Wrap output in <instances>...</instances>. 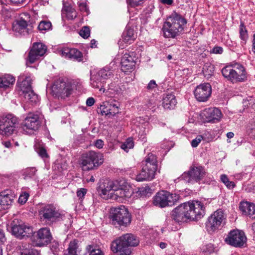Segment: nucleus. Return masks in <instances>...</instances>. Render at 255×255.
<instances>
[{"instance_id": "1", "label": "nucleus", "mask_w": 255, "mask_h": 255, "mask_svg": "<svg viewBox=\"0 0 255 255\" xmlns=\"http://www.w3.org/2000/svg\"><path fill=\"white\" fill-rule=\"evenodd\" d=\"M101 193L104 198L118 200V198H130L133 194V191L130 184L126 180L122 179L104 182Z\"/></svg>"}, {"instance_id": "2", "label": "nucleus", "mask_w": 255, "mask_h": 255, "mask_svg": "<svg viewBox=\"0 0 255 255\" xmlns=\"http://www.w3.org/2000/svg\"><path fill=\"white\" fill-rule=\"evenodd\" d=\"M187 23L186 19L177 13H172L164 22L162 31L166 38H175L184 30Z\"/></svg>"}, {"instance_id": "3", "label": "nucleus", "mask_w": 255, "mask_h": 255, "mask_svg": "<svg viewBox=\"0 0 255 255\" xmlns=\"http://www.w3.org/2000/svg\"><path fill=\"white\" fill-rule=\"evenodd\" d=\"M158 162L156 156L149 153L141 162V170L135 177L137 181H150L155 177L157 170Z\"/></svg>"}, {"instance_id": "4", "label": "nucleus", "mask_w": 255, "mask_h": 255, "mask_svg": "<svg viewBox=\"0 0 255 255\" xmlns=\"http://www.w3.org/2000/svg\"><path fill=\"white\" fill-rule=\"evenodd\" d=\"M30 75H21L17 81L19 93L23 97L25 101L31 104L36 103L38 101V97L32 90Z\"/></svg>"}, {"instance_id": "5", "label": "nucleus", "mask_w": 255, "mask_h": 255, "mask_svg": "<svg viewBox=\"0 0 255 255\" xmlns=\"http://www.w3.org/2000/svg\"><path fill=\"white\" fill-rule=\"evenodd\" d=\"M103 162L104 157L102 153L91 150L83 154L81 167L83 170L89 171L99 166Z\"/></svg>"}, {"instance_id": "6", "label": "nucleus", "mask_w": 255, "mask_h": 255, "mask_svg": "<svg viewBox=\"0 0 255 255\" xmlns=\"http://www.w3.org/2000/svg\"><path fill=\"white\" fill-rule=\"evenodd\" d=\"M72 83L67 80L59 79L51 87V93L55 97L64 99L68 97L73 91Z\"/></svg>"}, {"instance_id": "7", "label": "nucleus", "mask_w": 255, "mask_h": 255, "mask_svg": "<svg viewBox=\"0 0 255 255\" xmlns=\"http://www.w3.org/2000/svg\"><path fill=\"white\" fill-rule=\"evenodd\" d=\"M110 218L115 225L127 226L130 223L129 213L124 206L113 208L111 210Z\"/></svg>"}, {"instance_id": "8", "label": "nucleus", "mask_w": 255, "mask_h": 255, "mask_svg": "<svg viewBox=\"0 0 255 255\" xmlns=\"http://www.w3.org/2000/svg\"><path fill=\"white\" fill-rule=\"evenodd\" d=\"M18 124L17 118L9 114L0 118V134L9 136L15 131Z\"/></svg>"}, {"instance_id": "9", "label": "nucleus", "mask_w": 255, "mask_h": 255, "mask_svg": "<svg viewBox=\"0 0 255 255\" xmlns=\"http://www.w3.org/2000/svg\"><path fill=\"white\" fill-rule=\"evenodd\" d=\"M178 194L171 193L166 191H161L157 193L153 198V204L159 207L171 206L179 199Z\"/></svg>"}, {"instance_id": "10", "label": "nucleus", "mask_w": 255, "mask_h": 255, "mask_svg": "<svg viewBox=\"0 0 255 255\" xmlns=\"http://www.w3.org/2000/svg\"><path fill=\"white\" fill-rule=\"evenodd\" d=\"M113 76V74L109 68L105 67L101 69L96 73L91 76V84L93 88L99 89L100 92H105L106 89L104 87L106 80Z\"/></svg>"}, {"instance_id": "11", "label": "nucleus", "mask_w": 255, "mask_h": 255, "mask_svg": "<svg viewBox=\"0 0 255 255\" xmlns=\"http://www.w3.org/2000/svg\"><path fill=\"white\" fill-rule=\"evenodd\" d=\"M39 216L42 221L51 224L61 217V214L53 204L42 206L39 210Z\"/></svg>"}, {"instance_id": "12", "label": "nucleus", "mask_w": 255, "mask_h": 255, "mask_svg": "<svg viewBox=\"0 0 255 255\" xmlns=\"http://www.w3.org/2000/svg\"><path fill=\"white\" fill-rule=\"evenodd\" d=\"M40 124L38 116L30 113L23 120L21 127L25 133L31 134L37 130Z\"/></svg>"}, {"instance_id": "13", "label": "nucleus", "mask_w": 255, "mask_h": 255, "mask_svg": "<svg viewBox=\"0 0 255 255\" xmlns=\"http://www.w3.org/2000/svg\"><path fill=\"white\" fill-rule=\"evenodd\" d=\"M204 168L201 166H192L187 173H184L181 178L187 180L188 182H199L206 175Z\"/></svg>"}, {"instance_id": "14", "label": "nucleus", "mask_w": 255, "mask_h": 255, "mask_svg": "<svg viewBox=\"0 0 255 255\" xmlns=\"http://www.w3.org/2000/svg\"><path fill=\"white\" fill-rule=\"evenodd\" d=\"M10 228L12 234L19 239L30 236L33 233L31 227L26 225L22 222H19L16 219L12 221Z\"/></svg>"}, {"instance_id": "15", "label": "nucleus", "mask_w": 255, "mask_h": 255, "mask_svg": "<svg viewBox=\"0 0 255 255\" xmlns=\"http://www.w3.org/2000/svg\"><path fill=\"white\" fill-rule=\"evenodd\" d=\"M186 204L190 216V220H198L204 216L205 207L201 202L193 201L186 203Z\"/></svg>"}, {"instance_id": "16", "label": "nucleus", "mask_w": 255, "mask_h": 255, "mask_svg": "<svg viewBox=\"0 0 255 255\" xmlns=\"http://www.w3.org/2000/svg\"><path fill=\"white\" fill-rule=\"evenodd\" d=\"M245 233L238 230L231 231L225 238V242L235 247H241L246 242Z\"/></svg>"}, {"instance_id": "17", "label": "nucleus", "mask_w": 255, "mask_h": 255, "mask_svg": "<svg viewBox=\"0 0 255 255\" xmlns=\"http://www.w3.org/2000/svg\"><path fill=\"white\" fill-rule=\"evenodd\" d=\"M52 239V235L48 228H43L39 229L32 240L34 246L42 247L47 245Z\"/></svg>"}, {"instance_id": "18", "label": "nucleus", "mask_w": 255, "mask_h": 255, "mask_svg": "<svg viewBox=\"0 0 255 255\" xmlns=\"http://www.w3.org/2000/svg\"><path fill=\"white\" fill-rule=\"evenodd\" d=\"M201 116L204 123H216L221 120L222 114L219 109L213 107L203 110Z\"/></svg>"}, {"instance_id": "19", "label": "nucleus", "mask_w": 255, "mask_h": 255, "mask_svg": "<svg viewBox=\"0 0 255 255\" xmlns=\"http://www.w3.org/2000/svg\"><path fill=\"white\" fill-rule=\"evenodd\" d=\"M46 46L41 42H35L29 52L27 62L30 64L33 63L46 52Z\"/></svg>"}, {"instance_id": "20", "label": "nucleus", "mask_w": 255, "mask_h": 255, "mask_svg": "<svg viewBox=\"0 0 255 255\" xmlns=\"http://www.w3.org/2000/svg\"><path fill=\"white\" fill-rule=\"evenodd\" d=\"M196 99L200 102H205L208 100L212 93L211 86L209 83H204L197 86L194 90Z\"/></svg>"}, {"instance_id": "21", "label": "nucleus", "mask_w": 255, "mask_h": 255, "mask_svg": "<svg viewBox=\"0 0 255 255\" xmlns=\"http://www.w3.org/2000/svg\"><path fill=\"white\" fill-rule=\"evenodd\" d=\"M224 219V214L222 211L217 210L211 215L206 223V228L208 231L213 232L217 230L221 225Z\"/></svg>"}, {"instance_id": "22", "label": "nucleus", "mask_w": 255, "mask_h": 255, "mask_svg": "<svg viewBox=\"0 0 255 255\" xmlns=\"http://www.w3.org/2000/svg\"><path fill=\"white\" fill-rule=\"evenodd\" d=\"M186 207V203L177 207L172 211L173 219L177 222H184L188 219L190 220V216Z\"/></svg>"}, {"instance_id": "23", "label": "nucleus", "mask_w": 255, "mask_h": 255, "mask_svg": "<svg viewBox=\"0 0 255 255\" xmlns=\"http://www.w3.org/2000/svg\"><path fill=\"white\" fill-rule=\"evenodd\" d=\"M111 249L114 253H121L120 255H129L131 253L129 249L127 248L122 236L112 242Z\"/></svg>"}, {"instance_id": "24", "label": "nucleus", "mask_w": 255, "mask_h": 255, "mask_svg": "<svg viewBox=\"0 0 255 255\" xmlns=\"http://www.w3.org/2000/svg\"><path fill=\"white\" fill-rule=\"evenodd\" d=\"M247 73L244 66L239 63H234L233 83L244 82L247 80Z\"/></svg>"}, {"instance_id": "25", "label": "nucleus", "mask_w": 255, "mask_h": 255, "mask_svg": "<svg viewBox=\"0 0 255 255\" xmlns=\"http://www.w3.org/2000/svg\"><path fill=\"white\" fill-rule=\"evenodd\" d=\"M59 52L60 55L65 58L75 60L77 61L82 60V54L77 49L64 47L61 48Z\"/></svg>"}, {"instance_id": "26", "label": "nucleus", "mask_w": 255, "mask_h": 255, "mask_svg": "<svg viewBox=\"0 0 255 255\" xmlns=\"http://www.w3.org/2000/svg\"><path fill=\"white\" fill-rule=\"evenodd\" d=\"M133 53H125L121 59V70L124 72L131 71L133 69L135 65Z\"/></svg>"}, {"instance_id": "27", "label": "nucleus", "mask_w": 255, "mask_h": 255, "mask_svg": "<svg viewBox=\"0 0 255 255\" xmlns=\"http://www.w3.org/2000/svg\"><path fill=\"white\" fill-rule=\"evenodd\" d=\"M27 27V21L21 17L13 22L12 29L16 33L25 35L29 33Z\"/></svg>"}, {"instance_id": "28", "label": "nucleus", "mask_w": 255, "mask_h": 255, "mask_svg": "<svg viewBox=\"0 0 255 255\" xmlns=\"http://www.w3.org/2000/svg\"><path fill=\"white\" fill-rule=\"evenodd\" d=\"M99 109L102 115L114 116L119 112V104L105 102L100 106Z\"/></svg>"}, {"instance_id": "29", "label": "nucleus", "mask_w": 255, "mask_h": 255, "mask_svg": "<svg viewBox=\"0 0 255 255\" xmlns=\"http://www.w3.org/2000/svg\"><path fill=\"white\" fill-rule=\"evenodd\" d=\"M106 95L117 99H119L122 96L123 89L116 82H112L108 85V88L105 91Z\"/></svg>"}, {"instance_id": "30", "label": "nucleus", "mask_w": 255, "mask_h": 255, "mask_svg": "<svg viewBox=\"0 0 255 255\" xmlns=\"http://www.w3.org/2000/svg\"><path fill=\"white\" fill-rule=\"evenodd\" d=\"M240 209L243 214L248 216L253 219H255V204L248 202H243L241 203Z\"/></svg>"}, {"instance_id": "31", "label": "nucleus", "mask_w": 255, "mask_h": 255, "mask_svg": "<svg viewBox=\"0 0 255 255\" xmlns=\"http://www.w3.org/2000/svg\"><path fill=\"white\" fill-rule=\"evenodd\" d=\"M15 78L9 74L0 77V90H6L12 87L15 82Z\"/></svg>"}, {"instance_id": "32", "label": "nucleus", "mask_w": 255, "mask_h": 255, "mask_svg": "<svg viewBox=\"0 0 255 255\" xmlns=\"http://www.w3.org/2000/svg\"><path fill=\"white\" fill-rule=\"evenodd\" d=\"M9 191H6L0 194V210H4L8 208L12 202V196Z\"/></svg>"}, {"instance_id": "33", "label": "nucleus", "mask_w": 255, "mask_h": 255, "mask_svg": "<svg viewBox=\"0 0 255 255\" xmlns=\"http://www.w3.org/2000/svg\"><path fill=\"white\" fill-rule=\"evenodd\" d=\"M162 100V106L165 109H173L177 103L175 96L172 94H166Z\"/></svg>"}, {"instance_id": "34", "label": "nucleus", "mask_w": 255, "mask_h": 255, "mask_svg": "<svg viewBox=\"0 0 255 255\" xmlns=\"http://www.w3.org/2000/svg\"><path fill=\"white\" fill-rule=\"evenodd\" d=\"M122 239H123L128 249L129 247L137 246L139 243L138 238L131 234L123 235Z\"/></svg>"}, {"instance_id": "35", "label": "nucleus", "mask_w": 255, "mask_h": 255, "mask_svg": "<svg viewBox=\"0 0 255 255\" xmlns=\"http://www.w3.org/2000/svg\"><path fill=\"white\" fill-rule=\"evenodd\" d=\"M123 41L127 44L131 43L136 38L134 30L130 27H126L123 34Z\"/></svg>"}, {"instance_id": "36", "label": "nucleus", "mask_w": 255, "mask_h": 255, "mask_svg": "<svg viewBox=\"0 0 255 255\" xmlns=\"http://www.w3.org/2000/svg\"><path fill=\"white\" fill-rule=\"evenodd\" d=\"M63 10L66 13V17L68 19H73L77 16V12L73 8L71 4L68 1H64L63 3Z\"/></svg>"}, {"instance_id": "37", "label": "nucleus", "mask_w": 255, "mask_h": 255, "mask_svg": "<svg viewBox=\"0 0 255 255\" xmlns=\"http://www.w3.org/2000/svg\"><path fill=\"white\" fill-rule=\"evenodd\" d=\"M234 63H232L224 67L222 70L223 76L232 83L233 81Z\"/></svg>"}, {"instance_id": "38", "label": "nucleus", "mask_w": 255, "mask_h": 255, "mask_svg": "<svg viewBox=\"0 0 255 255\" xmlns=\"http://www.w3.org/2000/svg\"><path fill=\"white\" fill-rule=\"evenodd\" d=\"M78 242L74 240L69 243L67 250L64 252L63 255H78Z\"/></svg>"}, {"instance_id": "39", "label": "nucleus", "mask_w": 255, "mask_h": 255, "mask_svg": "<svg viewBox=\"0 0 255 255\" xmlns=\"http://www.w3.org/2000/svg\"><path fill=\"white\" fill-rule=\"evenodd\" d=\"M18 3H20L19 1H0V10L3 12L4 11L14 10L13 6Z\"/></svg>"}, {"instance_id": "40", "label": "nucleus", "mask_w": 255, "mask_h": 255, "mask_svg": "<svg viewBox=\"0 0 255 255\" xmlns=\"http://www.w3.org/2000/svg\"><path fill=\"white\" fill-rule=\"evenodd\" d=\"M21 255H36L37 252L33 250L29 244H23L19 246Z\"/></svg>"}, {"instance_id": "41", "label": "nucleus", "mask_w": 255, "mask_h": 255, "mask_svg": "<svg viewBox=\"0 0 255 255\" xmlns=\"http://www.w3.org/2000/svg\"><path fill=\"white\" fill-rule=\"evenodd\" d=\"M87 253L85 255H104V253L99 248L93 245L86 247Z\"/></svg>"}, {"instance_id": "42", "label": "nucleus", "mask_w": 255, "mask_h": 255, "mask_svg": "<svg viewBox=\"0 0 255 255\" xmlns=\"http://www.w3.org/2000/svg\"><path fill=\"white\" fill-rule=\"evenodd\" d=\"M151 189L149 186H145L138 188V191L136 192V196L138 197H144L148 196V194L150 193Z\"/></svg>"}, {"instance_id": "43", "label": "nucleus", "mask_w": 255, "mask_h": 255, "mask_svg": "<svg viewBox=\"0 0 255 255\" xmlns=\"http://www.w3.org/2000/svg\"><path fill=\"white\" fill-rule=\"evenodd\" d=\"M220 179L227 188L229 189H233L236 186L235 183L233 181L229 180L226 174H222L220 176Z\"/></svg>"}, {"instance_id": "44", "label": "nucleus", "mask_w": 255, "mask_h": 255, "mask_svg": "<svg viewBox=\"0 0 255 255\" xmlns=\"http://www.w3.org/2000/svg\"><path fill=\"white\" fill-rule=\"evenodd\" d=\"M240 38L244 41V43H245L248 38V34L244 24L242 22H241L240 26Z\"/></svg>"}, {"instance_id": "45", "label": "nucleus", "mask_w": 255, "mask_h": 255, "mask_svg": "<svg viewBox=\"0 0 255 255\" xmlns=\"http://www.w3.org/2000/svg\"><path fill=\"white\" fill-rule=\"evenodd\" d=\"M52 24L50 22L46 21H41L38 26V28L39 31H47L51 28Z\"/></svg>"}, {"instance_id": "46", "label": "nucleus", "mask_w": 255, "mask_h": 255, "mask_svg": "<svg viewBox=\"0 0 255 255\" xmlns=\"http://www.w3.org/2000/svg\"><path fill=\"white\" fill-rule=\"evenodd\" d=\"M133 142L132 139L128 138L126 142L123 143L121 145V148L127 152H128L129 149L133 148Z\"/></svg>"}, {"instance_id": "47", "label": "nucleus", "mask_w": 255, "mask_h": 255, "mask_svg": "<svg viewBox=\"0 0 255 255\" xmlns=\"http://www.w3.org/2000/svg\"><path fill=\"white\" fill-rule=\"evenodd\" d=\"M90 30L88 26H84L79 31V34L84 38H87L90 36Z\"/></svg>"}, {"instance_id": "48", "label": "nucleus", "mask_w": 255, "mask_h": 255, "mask_svg": "<svg viewBox=\"0 0 255 255\" xmlns=\"http://www.w3.org/2000/svg\"><path fill=\"white\" fill-rule=\"evenodd\" d=\"M36 172V169L33 167L26 169L24 172L25 175V179L33 177L35 175Z\"/></svg>"}, {"instance_id": "49", "label": "nucleus", "mask_w": 255, "mask_h": 255, "mask_svg": "<svg viewBox=\"0 0 255 255\" xmlns=\"http://www.w3.org/2000/svg\"><path fill=\"white\" fill-rule=\"evenodd\" d=\"M78 4L79 7V9L81 11L85 12L86 14H88L89 9L86 2H79Z\"/></svg>"}, {"instance_id": "50", "label": "nucleus", "mask_w": 255, "mask_h": 255, "mask_svg": "<svg viewBox=\"0 0 255 255\" xmlns=\"http://www.w3.org/2000/svg\"><path fill=\"white\" fill-rule=\"evenodd\" d=\"M29 197V194L27 193L24 192L22 193L19 197L18 202L21 204H23L26 203Z\"/></svg>"}, {"instance_id": "51", "label": "nucleus", "mask_w": 255, "mask_h": 255, "mask_svg": "<svg viewBox=\"0 0 255 255\" xmlns=\"http://www.w3.org/2000/svg\"><path fill=\"white\" fill-rule=\"evenodd\" d=\"M203 139L202 135H198L195 139L191 141V145L193 147H197Z\"/></svg>"}, {"instance_id": "52", "label": "nucleus", "mask_w": 255, "mask_h": 255, "mask_svg": "<svg viewBox=\"0 0 255 255\" xmlns=\"http://www.w3.org/2000/svg\"><path fill=\"white\" fill-rule=\"evenodd\" d=\"M87 193V189L85 188H81L77 191V196L80 200H82Z\"/></svg>"}, {"instance_id": "53", "label": "nucleus", "mask_w": 255, "mask_h": 255, "mask_svg": "<svg viewBox=\"0 0 255 255\" xmlns=\"http://www.w3.org/2000/svg\"><path fill=\"white\" fill-rule=\"evenodd\" d=\"M247 131L251 136L255 138V123L249 127Z\"/></svg>"}, {"instance_id": "54", "label": "nucleus", "mask_w": 255, "mask_h": 255, "mask_svg": "<svg viewBox=\"0 0 255 255\" xmlns=\"http://www.w3.org/2000/svg\"><path fill=\"white\" fill-rule=\"evenodd\" d=\"M155 81L153 80H151L147 86V89L149 90H152L157 87Z\"/></svg>"}, {"instance_id": "55", "label": "nucleus", "mask_w": 255, "mask_h": 255, "mask_svg": "<svg viewBox=\"0 0 255 255\" xmlns=\"http://www.w3.org/2000/svg\"><path fill=\"white\" fill-rule=\"evenodd\" d=\"M223 52V49L220 46H216L214 47L211 52L214 54H222Z\"/></svg>"}, {"instance_id": "56", "label": "nucleus", "mask_w": 255, "mask_h": 255, "mask_svg": "<svg viewBox=\"0 0 255 255\" xmlns=\"http://www.w3.org/2000/svg\"><path fill=\"white\" fill-rule=\"evenodd\" d=\"M95 145L99 149H101L103 147L104 141L101 139H98L95 142Z\"/></svg>"}, {"instance_id": "57", "label": "nucleus", "mask_w": 255, "mask_h": 255, "mask_svg": "<svg viewBox=\"0 0 255 255\" xmlns=\"http://www.w3.org/2000/svg\"><path fill=\"white\" fill-rule=\"evenodd\" d=\"M140 1H127L128 6L135 7L140 4L139 2Z\"/></svg>"}, {"instance_id": "58", "label": "nucleus", "mask_w": 255, "mask_h": 255, "mask_svg": "<svg viewBox=\"0 0 255 255\" xmlns=\"http://www.w3.org/2000/svg\"><path fill=\"white\" fill-rule=\"evenodd\" d=\"M38 154L42 158L46 157L47 156L46 150L43 148H40L39 149Z\"/></svg>"}, {"instance_id": "59", "label": "nucleus", "mask_w": 255, "mask_h": 255, "mask_svg": "<svg viewBox=\"0 0 255 255\" xmlns=\"http://www.w3.org/2000/svg\"><path fill=\"white\" fill-rule=\"evenodd\" d=\"M95 103V100L93 98L90 97L88 98L86 101V104L88 106H92Z\"/></svg>"}, {"instance_id": "60", "label": "nucleus", "mask_w": 255, "mask_h": 255, "mask_svg": "<svg viewBox=\"0 0 255 255\" xmlns=\"http://www.w3.org/2000/svg\"><path fill=\"white\" fill-rule=\"evenodd\" d=\"M5 240L4 235L2 230L0 229V242H3Z\"/></svg>"}, {"instance_id": "61", "label": "nucleus", "mask_w": 255, "mask_h": 255, "mask_svg": "<svg viewBox=\"0 0 255 255\" xmlns=\"http://www.w3.org/2000/svg\"><path fill=\"white\" fill-rule=\"evenodd\" d=\"M252 51L255 53V33L254 35V38L253 40V48Z\"/></svg>"}, {"instance_id": "62", "label": "nucleus", "mask_w": 255, "mask_h": 255, "mask_svg": "<svg viewBox=\"0 0 255 255\" xmlns=\"http://www.w3.org/2000/svg\"><path fill=\"white\" fill-rule=\"evenodd\" d=\"M3 144L4 145L5 147L7 148H9L11 146V143L10 141H7L3 142Z\"/></svg>"}, {"instance_id": "63", "label": "nucleus", "mask_w": 255, "mask_h": 255, "mask_svg": "<svg viewBox=\"0 0 255 255\" xmlns=\"http://www.w3.org/2000/svg\"><path fill=\"white\" fill-rule=\"evenodd\" d=\"M167 246V244L164 242H161L159 244V247L161 249H165Z\"/></svg>"}, {"instance_id": "64", "label": "nucleus", "mask_w": 255, "mask_h": 255, "mask_svg": "<svg viewBox=\"0 0 255 255\" xmlns=\"http://www.w3.org/2000/svg\"><path fill=\"white\" fill-rule=\"evenodd\" d=\"M234 136V133L232 132H229L227 133V136L228 138H231Z\"/></svg>"}]
</instances>
